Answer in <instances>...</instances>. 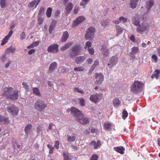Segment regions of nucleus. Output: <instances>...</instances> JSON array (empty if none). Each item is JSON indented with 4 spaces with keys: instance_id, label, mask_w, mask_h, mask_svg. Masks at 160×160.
Returning <instances> with one entry per match:
<instances>
[{
    "instance_id": "f03ea898",
    "label": "nucleus",
    "mask_w": 160,
    "mask_h": 160,
    "mask_svg": "<svg viewBox=\"0 0 160 160\" xmlns=\"http://www.w3.org/2000/svg\"><path fill=\"white\" fill-rule=\"evenodd\" d=\"M81 50V47L79 45H75L68 50L66 52L69 57L73 58L75 56L80 54Z\"/></svg>"
},
{
    "instance_id": "0e129e2a",
    "label": "nucleus",
    "mask_w": 160,
    "mask_h": 160,
    "mask_svg": "<svg viewBox=\"0 0 160 160\" xmlns=\"http://www.w3.org/2000/svg\"><path fill=\"white\" fill-rule=\"evenodd\" d=\"M35 50L34 49H32L29 50L28 52V53L29 55H31L35 52Z\"/></svg>"
},
{
    "instance_id": "6e6552de",
    "label": "nucleus",
    "mask_w": 160,
    "mask_h": 160,
    "mask_svg": "<svg viewBox=\"0 0 160 160\" xmlns=\"http://www.w3.org/2000/svg\"><path fill=\"white\" fill-rule=\"evenodd\" d=\"M137 31L140 34L146 33L148 31V27L144 24L141 23L137 28Z\"/></svg>"
},
{
    "instance_id": "4c0bfd02",
    "label": "nucleus",
    "mask_w": 160,
    "mask_h": 160,
    "mask_svg": "<svg viewBox=\"0 0 160 160\" xmlns=\"http://www.w3.org/2000/svg\"><path fill=\"white\" fill-rule=\"evenodd\" d=\"M33 93L37 96H41L40 92L38 89L37 88H34L33 89Z\"/></svg>"
},
{
    "instance_id": "c85d7f7f",
    "label": "nucleus",
    "mask_w": 160,
    "mask_h": 160,
    "mask_svg": "<svg viewBox=\"0 0 160 160\" xmlns=\"http://www.w3.org/2000/svg\"><path fill=\"white\" fill-rule=\"evenodd\" d=\"M101 51L102 55L105 57H107L109 54V50L104 47L102 48Z\"/></svg>"
},
{
    "instance_id": "9d476101",
    "label": "nucleus",
    "mask_w": 160,
    "mask_h": 160,
    "mask_svg": "<svg viewBox=\"0 0 160 160\" xmlns=\"http://www.w3.org/2000/svg\"><path fill=\"white\" fill-rule=\"evenodd\" d=\"M95 32V28L93 27H90L87 32L86 36L87 38L88 39L93 38L94 36V32Z\"/></svg>"
},
{
    "instance_id": "79ce46f5",
    "label": "nucleus",
    "mask_w": 160,
    "mask_h": 160,
    "mask_svg": "<svg viewBox=\"0 0 160 160\" xmlns=\"http://www.w3.org/2000/svg\"><path fill=\"white\" fill-rule=\"evenodd\" d=\"M88 1L89 0H82V2H80V5L81 6H82L84 7L87 4Z\"/></svg>"
},
{
    "instance_id": "e433bc0d",
    "label": "nucleus",
    "mask_w": 160,
    "mask_h": 160,
    "mask_svg": "<svg viewBox=\"0 0 160 160\" xmlns=\"http://www.w3.org/2000/svg\"><path fill=\"white\" fill-rule=\"evenodd\" d=\"M45 10V8L43 7H41L40 8L38 14V16H41V17H42V15L44 14V11Z\"/></svg>"
},
{
    "instance_id": "de8ad7c7",
    "label": "nucleus",
    "mask_w": 160,
    "mask_h": 160,
    "mask_svg": "<svg viewBox=\"0 0 160 160\" xmlns=\"http://www.w3.org/2000/svg\"><path fill=\"white\" fill-rule=\"evenodd\" d=\"M6 4V0H0V5L1 7L2 8H4Z\"/></svg>"
},
{
    "instance_id": "4468645a",
    "label": "nucleus",
    "mask_w": 160,
    "mask_h": 160,
    "mask_svg": "<svg viewBox=\"0 0 160 160\" xmlns=\"http://www.w3.org/2000/svg\"><path fill=\"white\" fill-rule=\"evenodd\" d=\"M18 90H13L12 93L8 97V99H10L12 100H17L18 97Z\"/></svg>"
},
{
    "instance_id": "864d4df0",
    "label": "nucleus",
    "mask_w": 160,
    "mask_h": 160,
    "mask_svg": "<svg viewBox=\"0 0 160 160\" xmlns=\"http://www.w3.org/2000/svg\"><path fill=\"white\" fill-rule=\"evenodd\" d=\"M54 147L57 149L59 148V142L58 141H56L54 145Z\"/></svg>"
},
{
    "instance_id": "f704fd0d",
    "label": "nucleus",
    "mask_w": 160,
    "mask_h": 160,
    "mask_svg": "<svg viewBox=\"0 0 160 160\" xmlns=\"http://www.w3.org/2000/svg\"><path fill=\"white\" fill-rule=\"evenodd\" d=\"M105 128L107 130L110 131L111 129V124L110 123H105L104 124Z\"/></svg>"
},
{
    "instance_id": "cd10ccee",
    "label": "nucleus",
    "mask_w": 160,
    "mask_h": 160,
    "mask_svg": "<svg viewBox=\"0 0 160 160\" xmlns=\"http://www.w3.org/2000/svg\"><path fill=\"white\" fill-rule=\"evenodd\" d=\"M69 35L68 32L67 31L63 33L61 40V42L66 41Z\"/></svg>"
},
{
    "instance_id": "774afa93",
    "label": "nucleus",
    "mask_w": 160,
    "mask_h": 160,
    "mask_svg": "<svg viewBox=\"0 0 160 160\" xmlns=\"http://www.w3.org/2000/svg\"><path fill=\"white\" fill-rule=\"evenodd\" d=\"M39 43L38 41L34 42L32 43L34 47H36L38 45Z\"/></svg>"
},
{
    "instance_id": "bb28decb",
    "label": "nucleus",
    "mask_w": 160,
    "mask_h": 160,
    "mask_svg": "<svg viewBox=\"0 0 160 160\" xmlns=\"http://www.w3.org/2000/svg\"><path fill=\"white\" fill-rule=\"evenodd\" d=\"M72 42H70L66 43L64 46H62L61 48V50L62 51H65L66 49H68L72 45Z\"/></svg>"
},
{
    "instance_id": "09e8293b",
    "label": "nucleus",
    "mask_w": 160,
    "mask_h": 160,
    "mask_svg": "<svg viewBox=\"0 0 160 160\" xmlns=\"http://www.w3.org/2000/svg\"><path fill=\"white\" fill-rule=\"evenodd\" d=\"M98 156L96 154H93L91 158V160H98Z\"/></svg>"
},
{
    "instance_id": "b1692460",
    "label": "nucleus",
    "mask_w": 160,
    "mask_h": 160,
    "mask_svg": "<svg viewBox=\"0 0 160 160\" xmlns=\"http://www.w3.org/2000/svg\"><path fill=\"white\" fill-rule=\"evenodd\" d=\"M32 127V125L30 124H28L25 128V133L27 136L29 135L30 133Z\"/></svg>"
},
{
    "instance_id": "20e7f679",
    "label": "nucleus",
    "mask_w": 160,
    "mask_h": 160,
    "mask_svg": "<svg viewBox=\"0 0 160 160\" xmlns=\"http://www.w3.org/2000/svg\"><path fill=\"white\" fill-rule=\"evenodd\" d=\"M7 111L10 114L13 116H16L18 113V108L14 104H11L7 107Z\"/></svg>"
},
{
    "instance_id": "052dcab7",
    "label": "nucleus",
    "mask_w": 160,
    "mask_h": 160,
    "mask_svg": "<svg viewBox=\"0 0 160 160\" xmlns=\"http://www.w3.org/2000/svg\"><path fill=\"white\" fill-rule=\"evenodd\" d=\"M99 62L98 60H96L94 62V63L92 67L94 68L96 67L98 64Z\"/></svg>"
},
{
    "instance_id": "603ef678",
    "label": "nucleus",
    "mask_w": 160,
    "mask_h": 160,
    "mask_svg": "<svg viewBox=\"0 0 160 160\" xmlns=\"http://www.w3.org/2000/svg\"><path fill=\"white\" fill-rule=\"evenodd\" d=\"M80 7H76L74 8L73 10V13L75 14H77L79 10Z\"/></svg>"
},
{
    "instance_id": "a19ab883",
    "label": "nucleus",
    "mask_w": 160,
    "mask_h": 160,
    "mask_svg": "<svg viewBox=\"0 0 160 160\" xmlns=\"http://www.w3.org/2000/svg\"><path fill=\"white\" fill-rule=\"evenodd\" d=\"M23 86V87L25 88V89L27 91H29L30 89L29 88V86L27 84V83L26 82H23L22 84Z\"/></svg>"
},
{
    "instance_id": "ddd939ff",
    "label": "nucleus",
    "mask_w": 160,
    "mask_h": 160,
    "mask_svg": "<svg viewBox=\"0 0 160 160\" xmlns=\"http://www.w3.org/2000/svg\"><path fill=\"white\" fill-rule=\"evenodd\" d=\"M14 89L12 87H8L5 88L4 89V92L3 93V95L6 97V98L8 99L11 94L12 93Z\"/></svg>"
},
{
    "instance_id": "e2e57ef3",
    "label": "nucleus",
    "mask_w": 160,
    "mask_h": 160,
    "mask_svg": "<svg viewBox=\"0 0 160 160\" xmlns=\"http://www.w3.org/2000/svg\"><path fill=\"white\" fill-rule=\"evenodd\" d=\"M113 22L114 23L118 24L120 23V21L119 18H118L116 20H113Z\"/></svg>"
},
{
    "instance_id": "8fccbe9b",
    "label": "nucleus",
    "mask_w": 160,
    "mask_h": 160,
    "mask_svg": "<svg viewBox=\"0 0 160 160\" xmlns=\"http://www.w3.org/2000/svg\"><path fill=\"white\" fill-rule=\"evenodd\" d=\"M74 69L76 71H82L84 70L83 68L82 67H75Z\"/></svg>"
},
{
    "instance_id": "7c9ffc66",
    "label": "nucleus",
    "mask_w": 160,
    "mask_h": 160,
    "mask_svg": "<svg viewBox=\"0 0 160 160\" xmlns=\"http://www.w3.org/2000/svg\"><path fill=\"white\" fill-rule=\"evenodd\" d=\"M63 156L64 157V160H71L70 157L68 153L67 152L64 151L63 152Z\"/></svg>"
},
{
    "instance_id": "f257e3e1",
    "label": "nucleus",
    "mask_w": 160,
    "mask_h": 160,
    "mask_svg": "<svg viewBox=\"0 0 160 160\" xmlns=\"http://www.w3.org/2000/svg\"><path fill=\"white\" fill-rule=\"evenodd\" d=\"M70 111L71 113L78 119L77 121L82 124H86L89 122V119L86 117H83V114L78 109L72 107L68 110V111Z\"/></svg>"
},
{
    "instance_id": "a211bd4d",
    "label": "nucleus",
    "mask_w": 160,
    "mask_h": 160,
    "mask_svg": "<svg viewBox=\"0 0 160 160\" xmlns=\"http://www.w3.org/2000/svg\"><path fill=\"white\" fill-rule=\"evenodd\" d=\"M85 56H80L76 57L75 59V62L78 64L82 63L86 59Z\"/></svg>"
},
{
    "instance_id": "2f4dec72",
    "label": "nucleus",
    "mask_w": 160,
    "mask_h": 160,
    "mask_svg": "<svg viewBox=\"0 0 160 160\" xmlns=\"http://www.w3.org/2000/svg\"><path fill=\"white\" fill-rule=\"evenodd\" d=\"M116 31L117 32L118 35L121 34L124 30L118 25H117L116 26Z\"/></svg>"
},
{
    "instance_id": "1a4fd4ad",
    "label": "nucleus",
    "mask_w": 160,
    "mask_h": 160,
    "mask_svg": "<svg viewBox=\"0 0 160 160\" xmlns=\"http://www.w3.org/2000/svg\"><path fill=\"white\" fill-rule=\"evenodd\" d=\"M92 45V43L90 41H87L85 42L84 48L85 49H87L91 55H93L94 52V49L91 47Z\"/></svg>"
},
{
    "instance_id": "49530a36",
    "label": "nucleus",
    "mask_w": 160,
    "mask_h": 160,
    "mask_svg": "<svg viewBox=\"0 0 160 160\" xmlns=\"http://www.w3.org/2000/svg\"><path fill=\"white\" fill-rule=\"evenodd\" d=\"M132 23L136 26H138L139 25H140V22L138 20H134L132 21Z\"/></svg>"
},
{
    "instance_id": "37998d69",
    "label": "nucleus",
    "mask_w": 160,
    "mask_h": 160,
    "mask_svg": "<svg viewBox=\"0 0 160 160\" xmlns=\"http://www.w3.org/2000/svg\"><path fill=\"white\" fill-rule=\"evenodd\" d=\"M128 113L127 112L125 109L123 110L122 112V118L123 119H125L127 117Z\"/></svg>"
},
{
    "instance_id": "aec40b11",
    "label": "nucleus",
    "mask_w": 160,
    "mask_h": 160,
    "mask_svg": "<svg viewBox=\"0 0 160 160\" xmlns=\"http://www.w3.org/2000/svg\"><path fill=\"white\" fill-rule=\"evenodd\" d=\"M73 7V5L72 2L68 3L65 8L66 14H68L72 10Z\"/></svg>"
},
{
    "instance_id": "2eb2a0df",
    "label": "nucleus",
    "mask_w": 160,
    "mask_h": 160,
    "mask_svg": "<svg viewBox=\"0 0 160 160\" xmlns=\"http://www.w3.org/2000/svg\"><path fill=\"white\" fill-rule=\"evenodd\" d=\"M95 78L96 79V83L98 84H101L104 79V76L101 73H96Z\"/></svg>"
},
{
    "instance_id": "412c9836",
    "label": "nucleus",
    "mask_w": 160,
    "mask_h": 160,
    "mask_svg": "<svg viewBox=\"0 0 160 160\" xmlns=\"http://www.w3.org/2000/svg\"><path fill=\"white\" fill-rule=\"evenodd\" d=\"M154 4L153 0H150L148 1L146 4V8L147 9V13L150 10Z\"/></svg>"
},
{
    "instance_id": "338daca9",
    "label": "nucleus",
    "mask_w": 160,
    "mask_h": 160,
    "mask_svg": "<svg viewBox=\"0 0 160 160\" xmlns=\"http://www.w3.org/2000/svg\"><path fill=\"white\" fill-rule=\"evenodd\" d=\"M60 13V11L59 10H57L55 12V16L58 17Z\"/></svg>"
},
{
    "instance_id": "0eeeda50",
    "label": "nucleus",
    "mask_w": 160,
    "mask_h": 160,
    "mask_svg": "<svg viewBox=\"0 0 160 160\" xmlns=\"http://www.w3.org/2000/svg\"><path fill=\"white\" fill-rule=\"evenodd\" d=\"M102 96L101 93L93 94L90 95L89 99L92 102L97 103L101 100Z\"/></svg>"
},
{
    "instance_id": "c756f323",
    "label": "nucleus",
    "mask_w": 160,
    "mask_h": 160,
    "mask_svg": "<svg viewBox=\"0 0 160 160\" xmlns=\"http://www.w3.org/2000/svg\"><path fill=\"white\" fill-rule=\"evenodd\" d=\"M160 74V70L158 69L156 70L155 72L152 75L151 78H155L156 79H158L159 76Z\"/></svg>"
},
{
    "instance_id": "5701e85b",
    "label": "nucleus",
    "mask_w": 160,
    "mask_h": 160,
    "mask_svg": "<svg viewBox=\"0 0 160 160\" xmlns=\"http://www.w3.org/2000/svg\"><path fill=\"white\" fill-rule=\"evenodd\" d=\"M113 149L117 152L122 154L124 153L125 149L122 146H120L118 147H115Z\"/></svg>"
},
{
    "instance_id": "3c124183",
    "label": "nucleus",
    "mask_w": 160,
    "mask_h": 160,
    "mask_svg": "<svg viewBox=\"0 0 160 160\" xmlns=\"http://www.w3.org/2000/svg\"><path fill=\"white\" fill-rule=\"evenodd\" d=\"M55 126L52 124H50L49 126V129L51 131H53L55 129Z\"/></svg>"
},
{
    "instance_id": "680f3d73",
    "label": "nucleus",
    "mask_w": 160,
    "mask_h": 160,
    "mask_svg": "<svg viewBox=\"0 0 160 160\" xmlns=\"http://www.w3.org/2000/svg\"><path fill=\"white\" fill-rule=\"evenodd\" d=\"M13 33V31L11 30L8 33V34L6 36V38H8V39H9V38L11 36Z\"/></svg>"
},
{
    "instance_id": "58836bf2",
    "label": "nucleus",
    "mask_w": 160,
    "mask_h": 160,
    "mask_svg": "<svg viewBox=\"0 0 160 160\" xmlns=\"http://www.w3.org/2000/svg\"><path fill=\"white\" fill-rule=\"evenodd\" d=\"M120 103L121 102L118 99H115L113 100V104L114 106L117 107Z\"/></svg>"
},
{
    "instance_id": "ea45409f",
    "label": "nucleus",
    "mask_w": 160,
    "mask_h": 160,
    "mask_svg": "<svg viewBox=\"0 0 160 160\" xmlns=\"http://www.w3.org/2000/svg\"><path fill=\"white\" fill-rule=\"evenodd\" d=\"M100 23L102 27H105L108 25L109 22L108 20H103Z\"/></svg>"
},
{
    "instance_id": "c03bdc74",
    "label": "nucleus",
    "mask_w": 160,
    "mask_h": 160,
    "mask_svg": "<svg viewBox=\"0 0 160 160\" xmlns=\"http://www.w3.org/2000/svg\"><path fill=\"white\" fill-rule=\"evenodd\" d=\"M36 2V0H34L33 1L29 3L28 5V7L29 8H32L35 5Z\"/></svg>"
},
{
    "instance_id": "69168bd1",
    "label": "nucleus",
    "mask_w": 160,
    "mask_h": 160,
    "mask_svg": "<svg viewBox=\"0 0 160 160\" xmlns=\"http://www.w3.org/2000/svg\"><path fill=\"white\" fill-rule=\"evenodd\" d=\"M61 71L62 72H67L68 71V70L66 68L63 67L61 70Z\"/></svg>"
},
{
    "instance_id": "a878e982",
    "label": "nucleus",
    "mask_w": 160,
    "mask_h": 160,
    "mask_svg": "<svg viewBox=\"0 0 160 160\" xmlns=\"http://www.w3.org/2000/svg\"><path fill=\"white\" fill-rule=\"evenodd\" d=\"M139 1V0H131L130 3L131 8L132 9L136 8Z\"/></svg>"
},
{
    "instance_id": "4d7b16f0",
    "label": "nucleus",
    "mask_w": 160,
    "mask_h": 160,
    "mask_svg": "<svg viewBox=\"0 0 160 160\" xmlns=\"http://www.w3.org/2000/svg\"><path fill=\"white\" fill-rule=\"evenodd\" d=\"M8 39L6 37V36L2 40L1 45H4L7 42Z\"/></svg>"
},
{
    "instance_id": "dca6fc26",
    "label": "nucleus",
    "mask_w": 160,
    "mask_h": 160,
    "mask_svg": "<svg viewBox=\"0 0 160 160\" xmlns=\"http://www.w3.org/2000/svg\"><path fill=\"white\" fill-rule=\"evenodd\" d=\"M89 145L92 147L93 146L94 149H97L101 147V142L99 140H98L97 142L95 141H92L89 143Z\"/></svg>"
},
{
    "instance_id": "c9c22d12",
    "label": "nucleus",
    "mask_w": 160,
    "mask_h": 160,
    "mask_svg": "<svg viewBox=\"0 0 160 160\" xmlns=\"http://www.w3.org/2000/svg\"><path fill=\"white\" fill-rule=\"evenodd\" d=\"M52 10V8L50 7H49L48 8L46 11V15L48 18L50 17Z\"/></svg>"
},
{
    "instance_id": "f3484780",
    "label": "nucleus",
    "mask_w": 160,
    "mask_h": 160,
    "mask_svg": "<svg viewBox=\"0 0 160 160\" xmlns=\"http://www.w3.org/2000/svg\"><path fill=\"white\" fill-rule=\"evenodd\" d=\"M57 66L58 64L56 62H52L49 67L48 73H49L53 72L57 68Z\"/></svg>"
},
{
    "instance_id": "39448f33",
    "label": "nucleus",
    "mask_w": 160,
    "mask_h": 160,
    "mask_svg": "<svg viewBox=\"0 0 160 160\" xmlns=\"http://www.w3.org/2000/svg\"><path fill=\"white\" fill-rule=\"evenodd\" d=\"M46 107V104L43 101L40 99H38L34 104L35 109L40 112L43 111Z\"/></svg>"
},
{
    "instance_id": "473e14b6",
    "label": "nucleus",
    "mask_w": 160,
    "mask_h": 160,
    "mask_svg": "<svg viewBox=\"0 0 160 160\" xmlns=\"http://www.w3.org/2000/svg\"><path fill=\"white\" fill-rule=\"evenodd\" d=\"M15 50V49L12 47L8 48L6 51V53L9 54L10 53H13Z\"/></svg>"
},
{
    "instance_id": "bf43d9fd",
    "label": "nucleus",
    "mask_w": 160,
    "mask_h": 160,
    "mask_svg": "<svg viewBox=\"0 0 160 160\" xmlns=\"http://www.w3.org/2000/svg\"><path fill=\"white\" fill-rule=\"evenodd\" d=\"M91 132L92 134L95 133L96 134H97L98 133V131L97 130L94 128H92Z\"/></svg>"
},
{
    "instance_id": "13d9d810",
    "label": "nucleus",
    "mask_w": 160,
    "mask_h": 160,
    "mask_svg": "<svg viewBox=\"0 0 160 160\" xmlns=\"http://www.w3.org/2000/svg\"><path fill=\"white\" fill-rule=\"evenodd\" d=\"M152 58L155 61V62H157L158 57L156 55L153 54L152 55Z\"/></svg>"
},
{
    "instance_id": "6e6d98bb",
    "label": "nucleus",
    "mask_w": 160,
    "mask_h": 160,
    "mask_svg": "<svg viewBox=\"0 0 160 160\" xmlns=\"http://www.w3.org/2000/svg\"><path fill=\"white\" fill-rule=\"evenodd\" d=\"M26 34L24 32H23L20 35V40L22 41L26 37Z\"/></svg>"
},
{
    "instance_id": "6ab92c4d",
    "label": "nucleus",
    "mask_w": 160,
    "mask_h": 160,
    "mask_svg": "<svg viewBox=\"0 0 160 160\" xmlns=\"http://www.w3.org/2000/svg\"><path fill=\"white\" fill-rule=\"evenodd\" d=\"M66 137L67 141L69 142H74L75 140L76 135L75 133H72L71 135H67Z\"/></svg>"
},
{
    "instance_id": "f8f14e48",
    "label": "nucleus",
    "mask_w": 160,
    "mask_h": 160,
    "mask_svg": "<svg viewBox=\"0 0 160 160\" xmlns=\"http://www.w3.org/2000/svg\"><path fill=\"white\" fill-rule=\"evenodd\" d=\"M85 18L83 16H81L78 17L75 20L72 24V27L74 28L77 26L78 25L82 22L84 21Z\"/></svg>"
},
{
    "instance_id": "393cba45",
    "label": "nucleus",
    "mask_w": 160,
    "mask_h": 160,
    "mask_svg": "<svg viewBox=\"0 0 160 160\" xmlns=\"http://www.w3.org/2000/svg\"><path fill=\"white\" fill-rule=\"evenodd\" d=\"M139 52L138 48L136 47H133L132 48V52H130L131 57L134 58H135L134 55L137 54Z\"/></svg>"
},
{
    "instance_id": "4be33fe9",
    "label": "nucleus",
    "mask_w": 160,
    "mask_h": 160,
    "mask_svg": "<svg viewBox=\"0 0 160 160\" xmlns=\"http://www.w3.org/2000/svg\"><path fill=\"white\" fill-rule=\"evenodd\" d=\"M9 122L8 118L2 115H0V124H7Z\"/></svg>"
},
{
    "instance_id": "9b49d317",
    "label": "nucleus",
    "mask_w": 160,
    "mask_h": 160,
    "mask_svg": "<svg viewBox=\"0 0 160 160\" xmlns=\"http://www.w3.org/2000/svg\"><path fill=\"white\" fill-rule=\"evenodd\" d=\"M58 45L57 44H52L49 46L48 48L47 51L49 52L52 53L57 52L58 51Z\"/></svg>"
},
{
    "instance_id": "423d86ee",
    "label": "nucleus",
    "mask_w": 160,
    "mask_h": 160,
    "mask_svg": "<svg viewBox=\"0 0 160 160\" xmlns=\"http://www.w3.org/2000/svg\"><path fill=\"white\" fill-rule=\"evenodd\" d=\"M118 62V58L117 55L113 56L110 58L108 64V68L111 69L116 65Z\"/></svg>"
},
{
    "instance_id": "72a5a7b5",
    "label": "nucleus",
    "mask_w": 160,
    "mask_h": 160,
    "mask_svg": "<svg viewBox=\"0 0 160 160\" xmlns=\"http://www.w3.org/2000/svg\"><path fill=\"white\" fill-rule=\"evenodd\" d=\"M78 102L82 106H83L85 105V101L84 99L82 98H78Z\"/></svg>"
},
{
    "instance_id": "5fc2aeb1",
    "label": "nucleus",
    "mask_w": 160,
    "mask_h": 160,
    "mask_svg": "<svg viewBox=\"0 0 160 160\" xmlns=\"http://www.w3.org/2000/svg\"><path fill=\"white\" fill-rule=\"evenodd\" d=\"M120 21V22H122L124 23L125 22H126L127 21V19L126 18H125L123 17H121L119 18Z\"/></svg>"
},
{
    "instance_id": "a18cd8bd",
    "label": "nucleus",
    "mask_w": 160,
    "mask_h": 160,
    "mask_svg": "<svg viewBox=\"0 0 160 160\" xmlns=\"http://www.w3.org/2000/svg\"><path fill=\"white\" fill-rule=\"evenodd\" d=\"M38 23L39 24H41L43 22V18L41 16L38 17Z\"/></svg>"
},
{
    "instance_id": "7ed1b4c3",
    "label": "nucleus",
    "mask_w": 160,
    "mask_h": 160,
    "mask_svg": "<svg viewBox=\"0 0 160 160\" xmlns=\"http://www.w3.org/2000/svg\"><path fill=\"white\" fill-rule=\"evenodd\" d=\"M144 86L143 83L138 81H135L131 87V90L134 94H137L141 91Z\"/></svg>"
}]
</instances>
